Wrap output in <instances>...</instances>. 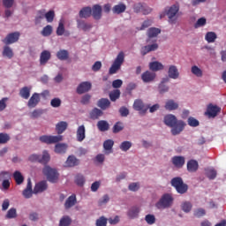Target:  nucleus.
<instances>
[{
	"label": "nucleus",
	"instance_id": "nucleus-56",
	"mask_svg": "<svg viewBox=\"0 0 226 226\" xmlns=\"http://www.w3.org/2000/svg\"><path fill=\"white\" fill-rule=\"evenodd\" d=\"M145 222H147V223L148 225H153L154 223H156V217H154V215L149 214V215H147L145 216Z\"/></svg>",
	"mask_w": 226,
	"mask_h": 226
},
{
	"label": "nucleus",
	"instance_id": "nucleus-53",
	"mask_svg": "<svg viewBox=\"0 0 226 226\" xmlns=\"http://www.w3.org/2000/svg\"><path fill=\"white\" fill-rule=\"evenodd\" d=\"M75 183L78 186H84V183H86V178L84 176L79 174L75 177Z\"/></svg>",
	"mask_w": 226,
	"mask_h": 226
},
{
	"label": "nucleus",
	"instance_id": "nucleus-64",
	"mask_svg": "<svg viewBox=\"0 0 226 226\" xmlns=\"http://www.w3.org/2000/svg\"><path fill=\"white\" fill-rule=\"evenodd\" d=\"M206 215V210L204 208H198L194 211V216L200 218Z\"/></svg>",
	"mask_w": 226,
	"mask_h": 226
},
{
	"label": "nucleus",
	"instance_id": "nucleus-11",
	"mask_svg": "<svg viewBox=\"0 0 226 226\" xmlns=\"http://www.w3.org/2000/svg\"><path fill=\"white\" fill-rule=\"evenodd\" d=\"M20 38V33L19 32H13L2 40L3 43L5 45H11L12 43H17L19 41V39Z\"/></svg>",
	"mask_w": 226,
	"mask_h": 226
},
{
	"label": "nucleus",
	"instance_id": "nucleus-4",
	"mask_svg": "<svg viewBox=\"0 0 226 226\" xmlns=\"http://www.w3.org/2000/svg\"><path fill=\"white\" fill-rule=\"evenodd\" d=\"M123 63H124V53L121 51L118 53L111 67L109 68V75H114L115 73H117L118 70H121Z\"/></svg>",
	"mask_w": 226,
	"mask_h": 226
},
{
	"label": "nucleus",
	"instance_id": "nucleus-13",
	"mask_svg": "<svg viewBox=\"0 0 226 226\" xmlns=\"http://www.w3.org/2000/svg\"><path fill=\"white\" fill-rule=\"evenodd\" d=\"M40 102H41L40 94L34 93L30 97V99L28 100L27 107L29 109H34L38 105V103H40Z\"/></svg>",
	"mask_w": 226,
	"mask_h": 226
},
{
	"label": "nucleus",
	"instance_id": "nucleus-51",
	"mask_svg": "<svg viewBox=\"0 0 226 226\" xmlns=\"http://www.w3.org/2000/svg\"><path fill=\"white\" fill-rule=\"evenodd\" d=\"M43 19H45V10L38 11L37 16L35 17V24H40Z\"/></svg>",
	"mask_w": 226,
	"mask_h": 226
},
{
	"label": "nucleus",
	"instance_id": "nucleus-55",
	"mask_svg": "<svg viewBox=\"0 0 226 226\" xmlns=\"http://www.w3.org/2000/svg\"><path fill=\"white\" fill-rule=\"evenodd\" d=\"M44 17L47 22H54V18L56 17V13L54 11H49L47 13L44 12Z\"/></svg>",
	"mask_w": 226,
	"mask_h": 226
},
{
	"label": "nucleus",
	"instance_id": "nucleus-39",
	"mask_svg": "<svg viewBox=\"0 0 226 226\" xmlns=\"http://www.w3.org/2000/svg\"><path fill=\"white\" fill-rule=\"evenodd\" d=\"M101 116H103V111H102V109H100L98 108H94L90 112L91 119H98L99 117H101Z\"/></svg>",
	"mask_w": 226,
	"mask_h": 226
},
{
	"label": "nucleus",
	"instance_id": "nucleus-14",
	"mask_svg": "<svg viewBox=\"0 0 226 226\" xmlns=\"http://www.w3.org/2000/svg\"><path fill=\"white\" fill-rule=\"evenodd\" d=\"M156 79V73L147 71L141 74V79L145 84H149V82H154Z\"/></svg>",
	"mask_w": 226,
	"mask_h": 226
},
{
	"label": "nucleus",
	"instance_id": "nucleus-63",
	"mask_svg": "<svg viewBox=\"0 0 226 226\" xmlns=\"http://www.w3.org/2000/svg\"><path fill=\"white\" fill-rule=\"evenodd\" d=\"M51 107H54V109H57V107H61V99L59 98H54L50 102Z\"/></svg>",
	"mask_w": 226,
	"mask_h": 226
},
{
	"label": "nucleus",
	"instance_id": "nucleus-25",
	"mask_svg": "<svg viewBox=\"0 0 226 226\" xmlns=\"http://www.w3.org/2000/svg\"><path fill=\"white\" fill-rule=\"evenodd\" d=\"M93 13L91 7H84L79 11L80 19H89Z\"/></svg>",
	"mask_w": 226,
	"mask_h": 226
},
{
	"label": "nucleus",
	"instance_id": "nucleus-57",
	"mask_svg": "<svg viewBox=\"0 0 226 226\" xmlns=\"http://www.w3.org/2000/svg\"><path fill=\"white\" fill-rule=\"evenodd\" d=\"M121 151L126 152L132 147L131 141H123L119 146Z\"/></svg>",
	"mask_w": 226,
	"mask_h": 226
},
{
	"label": "nucleus",
	"instance_id": "nucleus-44",
	"mask_svg": "<svg viewBox=\"0 0 226 226\" xmlns=\"http://www.w3.org/2000/svg\"><path fill=\"white\" fill-rule=\"evenodd\" d=\"M69 225H72V218H70V216L68 215L63 216L60 219L59 226H69Z\"/></svg>",
	"mask_w": 226,
	"mask_h": 226
},
{
	"label": "nucleus",
	"instance_id": "nucleus-7",
	"mask_svg": "<svg viewBox=\"0 0 226 226\" xmlns=\"http://www.w3.org/2000/svg\"><path fill=\"white\" fill-rule=\"evenodd\" d=\"M173 200L174 199H172L170 194H164L155 204V207H157V209H165L167 207H170Z\"/></svg>",
	"mask_w": 226,
	"mask_h": 226
},
{
	"label": "nucleus",
	"instance_id": "nucleus-38",
	"mask_svg": "<svg viewBox=\"0 0 226 226\" xmlns=\"http://www.w3.org/2000/svg\"><path fill=\"white\" fill-rule=\"evenodd\" d=\"M205 174L207 176V177H208V179H215L217 173H216V170L213 169V168H207L205 170Z\"/></svg>",
	"mask_w": 226,
	"mask_h": 226
},
{
	"label": "nucleus",
	"instance_id": "nucleus-46",
	"mask_svg": "<svg viewBox=\"0 0 226 226\" xmlns=\"http://www.w3.org/2000/svg\"><path fill=\"white\" fill-rule=\"evenodd\" d=\"M119 96H121V91L118 89L114 90L109 93V99L111 102H116V100H119Z\"/></svg>",
	"mask_w": 226,
	"mask_h": 226
},
{
	"label": "nucleus",
	"instance_id": "nucleus-37",
	"mask_svg": "<svg viewBox=\"0 0 226 226\" xmlns=\"http://www.w3.org/2000/svg\"><path fill=\"white\" fill-rule=\"evenodd\" d=\"M162 33V30L156 27H151L147 30L148 38H156Z\"/></svg>",
	"mask_w": 226,
	"mask_h": 226
},
{
	"label": "nucleus",
	"instance_id": "nucleus-5",
	"mask_svg": "<svg viewBox=\"0 0 226 226\" xmlns=\"http://www.w3.org/2000/svg\"><path fill=\"white\" fill-rule=\"evenodd\" d=\"M29 162H38L39 163H42L43 165H47L49 162H50V154L47 150L42 152V155L33 154L28 158Z\"/></svg>",
	"mask_w": 226,
	"mask_h": 226
},
{
	"label": "nucleus",
	"instance_id": "nucleus-1",
	"mask_svg": "<svg viewBox=\"0 0 226 226\" xmlns=\"http://www.w3.org/2000/svg\"><path fill=\"white\" fill-rule=\"evenodd\" d=\"M164 124L171 128L170 132L174 136L179 135L185 130V126H186L185 121L177 120V117L172 114L164 117Z\"/></svg>",
	"mask_w": 226,
	"mask_h": 226
},
{
	"label": "nucleus",
	"instance_id": "nucleus-12",
	"mask_svg": "<svg viewBox=\"0 0 226 226\" xmlns=\"http://www.w3.org/2000/svg\"><path fill=\"white\" fill-rule=\"evenodd\" d=\"M92 87H93V85L91 84V82L83 81L77 87L76 93L78 94H84L86 93H89Z\"/></svg>",
	"mask_w": 226,
	"mask_h": 226
},
{
	"label": "nucleus",
	"instance_id": "nucleus-15",
	"mask_svg": "<svg viewBox=\"0 0 226 226\" xmlns=\"http://www.w3.org/2000/svg\"><path fill=\"white\" fill-rule=\"evenodd\" d=\"M50 57H52L50 51L43 50L40 56V65L45 66V64H47L49 61H50Z\"/></svg>",
	"mask_w": 226,
	"mask_h": 226
},
{
	"label": "nucleus",
	"instance_id": "nucleus-29",
	"mask_svg": "<svg viewBox=\"0 0 226 226\" xmlns=\"http://www.w3.org/2000/svg\"><path fill=\"white\" fill-rule=\"evenodd\" d=\"M172 163L175 167H177V169H181V167H183V165H185V157L174 156L172 158Z\"/></svg>",
	"mask_w": 226,
	"mask_h": 226
},
{
	"label": "nucleus",
	"instance_id": "nucleus-19",
	"mask_svg": "<svg viewBox=\"0 0 226 226\" xmlns=\"http://www.w3.org/2000/svg\"><path fill=\"white\" fill-rule=\"evenodd\" d=\"M77 26L78 29H81L82 31H90L93 28V25L91 23H87L81 19L77 20Z\"/></svg>",
	"mask_w": 226,
	"mask_h": 226
},
{
	"label": "nucleus",
	"instance_id": "nucleus-48",
	"mask_svg": "<svg viewBox=\"0 0 226 226\" xmlns=\"http://www.w3.org/2000/svg\"><path fill=\"white\" fill-rule=\"evenodd\" d=\"M112 147H114V140L107 139L103 143V148L105 151H112Z\"/></svg>",
	"mask_w": 226,
	"mask_h": 226
},
{
	"label": "nucleus",
	"instance_id": "nucleus-27",
	"mask_svg": "<svg viewBox=\"0 0 226 226\" xmlns=\"http://www.w3.org/2000/svg\"><path fill=\"white\" fill-rule=\"evenodd\" d=\"M19 96L24 100H29L31 96V87H24L19 90Z\"/></svg>",
	"mask_w": 226,
	"mask_h": 226
},
{
	"label": "nucleus",
	"instance_id": "nucleus-2",
	"mask_svg": "<svg viewBox=\"0 0 226 226\" xmlns=\"http://www.w3.org/2000/svg\"><path fill=\"white\" fill-rule=\"evenodd\" d=\"M42 174L46 176L49 183H57V180L59 179V173L57 172V170L50 168L49 165H46L43 168Z\"/></svg>",
	"mask_w": 226,
	"mask_h": 226
},
{
	"label": "nucleus",
	"instance_id": "nucleus-35",
	"mask_svg": "<svg viewBox=\"0 0 226 226\" xmlns=\"http://www.w3.org/2000/svg\"><path fill=\"white\" fill-rule=\"evenodd\" d=\"M216 38H218V36L215 32H207L205 35V40L207 41V43H215Z\"/></svg>",
	"mask_w": 226,
	"mask_h": 226
},
{
	"label": "nucleus",
	"instance_id": "nucleus-20",
	"mask_svg": "<svg viewBox=\"0 0 226 226\" xmlns=\"http://www.w3.org/2000/svg\"><path fill=\"white\" fill-rule=\"evenodd\" d=\"M188 172H197L199 170V162L197 160L191 159L187 162Z\"/></svg>",
	"mask_w": 226,
	"mask_h": 226
},
{
	"label": "nucleus",
	"instance_id": "nucleus-17",
	"mask_svg": "<svg viewBox=\"0 0 226 226\" xmlns=\"http://www.w3.org/2000/svg\"><path fill=\"white\" fill-rule=\"evenodd\" d=\"M49 188V185H47V181L43 180L39 183H37L34 188V193H41L45 192Z\"/></svg>",
	"mask_w": 226,
	"mask_h": 226
},
{
	"label": "nucleus",
	"instance_id": "nucleus-58",
	"mask_svg": "<svg viewBox=\"0 0 226 226\" xmlns=\"http://www.w3.org/2000/svg\"><path fill=\"white\" fill-rule=\"evenodd\" d=\"M130 192H139L140 184L139 182L131 183L128 186Z\"/></svg>",
	"mask_w": 226,
	"mask_h": 226
},
{
	"label": "nucleus",
	"instance_id": "nucleus-22",
	"mask_svg": "<svg viewBox=\"0 0 226 226\" xmlns=\"http://www.w3.org/2000/svg\"><path fill=\"white\" fill-rule=\"evenodd\" d=\"M75 204H77V196H75V194H72L65 200L64 208L70 209L73 207Z\"/></svg>",
	"mask_w": 226,
	"mask_h": 226
},
{
	"label": "nucleus",
	"instance_id": "nucleus-3",
	"mask_svg": "<svg viewBox=\"0 0 226 226\" xmlns=\"http://www.w3.org/2000/svg\"><path fill=\"white\" fill-rule=\"evenodd\" d=\"M171 186L177 190V193L183 195L188 192V185L183 182V178L177 177L171 179Z\"/></svg>",
	"mask_w": 226,
	"mask_h": 226
},
{
	"label": "nucleus",
	"instance_id": "nucleus-36",
	"mask_svg": "<svg viewBox=\"0 0 226 226\" xmlns=\"http://www.w3.org/2000/svg\"><path fill=\"white\" fill-rule=\"evenodd\" d=\"M66 128H68V123L64 121L59 122L56 126V130L58 135H61V133H63L66 130Z\"/></svg>",
	"mask_w": 226,
	"mask_h": 226
},
{
	"label": "nucleus",
	"instance_id": "nucleus-28",
	"mask_svg": "<svg viewBox=\"0 0 226 226\" xmlns=\"http://www.w3.org/2000/svg\"><path fill=\"white\" fill-rule=\"evenodd\" d=\"M97 106L102 109V110H107L110 107V101L107 98H102L98 101Z\"/></svg>",
	"mask_w": 226,
	"mask_h": 226
},
{
	"label": "nucleus",
	"instance_id": "nucleus-30",
	"mask_svg": "<svg viewBox=\"0 0 226 226\" xmlns=\"http://www.w3.org/2000/svg\"><path fill=\"white\" fill-rule=\"evenodd\" d=\"M56 57L60 61H66L70 57V53L66 49H60L56 52Z\"/></svg>",
	"mask_w": 226,
	"mask_h": 226
},
{
	"label": "nucleus",
	"instance_id": "nucleus-10",
	"mask_svg": "<svg viewBox=\"0 0 226 226\" xmlns=\"http://www.w3.org/2000/svg\"><path fill=\"white\" fill-rule=\"evenodd\" d=\"M220 112H222V108L213 103H210L207 105L205 114L206 116H208V117H216V116H218Z\"/></svg>",
	"mask_w": 226,
	"mask_h": 226
},
{
	"label": "nucleus",
	"instance_id": "nucleus-61",
	"mask_svg": "<svg viewBox=\"0 0 226 226\" xmlns=\"http://www.w3.org/2000/svg\"><path fill=\"white\" fill-rule=\"evenodd\" d=\"M95 225L107 226V218H105L104 216H101L99 219L96 220Z\"/></svg>",
	"mask_w": 226,
	"mask_h": 226
},
{
	"label": "nucleus",
	"instance_id": "nucleus-49",
	"mask_svg": "<svg viewBox=\"0 0 226 226\" xmlns=\"http://www.w3.org/2000/svg\"><path fill=\"white\" fill-rule=\"evenodd\" d=\"M187 124H189V126H192V128H197V126H199V124H200V123L199 122V120H197L195 117H190L187 120Z\"/></svg>",
	"mask_w": 226,
	"mask_h": 226
},
{
	"label": "nucleus",
	"instance_id": "nucleus-40",
	"mask_svg": "<svg viewBox=\"0 0 226 226\" xmlns=\"http://www.w3.org/2000/svg\"><path fill=\"white\" fill-rule=\"evenodd\" d=\"M97 127L100 132H107L109 131V123L105 120H100L97 123Z\"/></svg>",
	"mask_w": 226,
	"mask_h": 226
},
{
	"label": "nucleus",
	"instance_id": "nucleus-59",
	"mask_svg": "<svg viewBox=\"0 0 226 226\" xmlns=\"http://www.w3.org/2000/svg\"><path fill=\"white\" fill-rule=\"evenodd\" d=\"M123 123L117 122L113 126V133H119L123 130Z\"/></svg>",
	"mask_w": 226,
	"mask_h": 226
},
{
	"label": "nucleus",
	"instance_id": "nucleus-26",
	"mask_svg": "<svg viewBox=\"0 0 226 226\" xmlns=\"http://www.w3.org/2000/svg\"><path fill=\"white\" fill-rule=\"evenodd\" d=\"M163 64L158 61L151 62L149 64V70H151V72H160L161 70H163Z\"/></svg>",
	"mask_w": 226,
	"mask_h": 226
},
{
	"label": "nucleus",
	"instance_id": "nucleus-24",
	"mask_svg": "<svg viewBox=\"0 0 226 226\" xmlns=\"http://www.w3.org/2000/svg\"><path fill=\"white\" fill-rule=\"evenodd\" d=\"M112 11H113V13H115L117 15L124 13V11H126V4H124L123 3H119L118 4L115 5L112 8Z\"/></svg>",
	"mask_w": 226,
	"mask_h": 226
},
{
	"label": "nucleus",
	"instance_id": "nucleus-31",
	"mask_svg": "<svg viewBox=\"0 0 226 226\" xmlns=\"http://www.w3.org/2000/svg\"><path fill=\"white\" fill-rule=\"evenodd\" d=\"M66 149H68V145L64 143H58L55 146V153H57L58 154L66 153Z\"/></svg>",
	"mask_w": 226,
	"mask_h": 226
},
{
	"label": "nucleus",
	"instance_id": "nucleus-62",
	"mask_svg": "<svg viewBox=\"0 0 226 226\" xmlns=\"http://www.w3.org/2000/svg\"><path fill=\"white\" fill-rule=\"evenodd\" d=\"M56 34L57 36H63V34H64V24H63V22L59 23L56 28Z\"/></svg>",
	"mask_w": 226,
	"mask_h": 226
},
{
	"label": "nucleus",
	"instance_id": "nucleus-52",
	"mask_svg": "<svg viewBox=\"0 0 226 226\" xmlns=\"http://www.w3.org/2000/svg\"><path fill=\"white\" fill-rule=\"evenodd\" d=\"M191 72L192 75H195V77H202V70L197 65H193L191 68Z\"/></svg>",
	"mask_w": 226,
	"mask_h": 226
},
{
	"label": "nucleus",
	"instance_id": "nucleus-47",
	"mask_svg": "<svg viewBox=\"0 0 226 226\" xmlns=\"http://www.w3.org/2000/svg\"><path fill=\"white\" fill-rule=\"evenodd\" d=\"M192 207H193V206L190 201H185L181 205V208L182 210H184L185 213H190L192 211Z\"/></svg>",
	"mask_w": 226,
	"mask_h": 226
},
{
	"label": "nucleus",
	"instance_id": "nucleus-43",
	"mask_svg": "<svg viewBox=\"0 0 226 226\" xmlns=\"http://www.w3.org/2000/svg\"><path fill=\"white\" fill-rule=\"evenodd\" d=\"M207 24V19L206 18L202 17L200 18L196 23L194 24V29H199L200 27H204Z\"/></svg>",
	"mask_w": 226,
	"mask_h": 226
},
{
	"label": "nucleus",
	"instance_id": "nucleus-18",
	"mask_svg": "<svg viewBox=\"0 0 226 226\" xmlns=\"http://www.w3.org/2000/svg\"><path fill=\"white\" fill-rule=\"evenodd\" d=\"M168 77L176 80L179 79V71L176 65H170L168 70Z\"/></svg>",
	"mask_w": 226,
	"mask_h": 226
},
{
	"label": "nucleus",
	"instance_id": "nucleus-34",
	"mask_svg": "<svg viewBox=\"0 0 226 226\" xmlns=\"http://www.w3.org/2000/svg\"><path fill=\"white\" fill-rule=\"evenodd\" d=\"M2 56L4 57H7L8 59H11V57H13V49H11L10 46H4L2 52Z\"/></svg>",
	"mask_w": 226,
	"mask_h": 226
},
{
	"label": "nucleus",
	"instance_id": "nucleus-41",
	"mask_svg": "<svg viewBox=\"0 0 226 226\" xmlns=\"http://www.w3.org/2000/svg\"><path fill=\"white\" fill-rule=\"evenodd\" d=\"M6 220H13V218H17V208L11 207L7 211L5 215Z\"/></svg>",
	"mask_w": 226,
	"mask_h": 226
},
{
	"label": "nucleus",
	"instance_id": "nucleus-8",
	"mask_svg": "<svg viewBox=\"0 0 226 226\" xmlns=\"http://www.w3.org/2000/svg\"><path fill=\"white\" fill-rule=\"evenodd\" d=\"M39 140L40 142H42V144H57V142L63 140V136L42 135L39 138Z\"/></svg>",
	"mask_w": 226,
	"mask_h": 226
},
{
	"label": "nucleus",
	"instance_id": "nucleus-45",
	"mask_svg": "<svg viewBox=\"0 0 226 226\" xmlns=\"http://www.w3.org/2000/svg\"><path fill=\"white\" fill-rule=\"evenodd\" d=\"M52 31H53L52 26L48 25L43 27V29L41 32V34L45 37L50 36V34H52Z\"/></svg>",
	"mask_w": 226,
	"mask_h": 226
},
{
	"label": "nucleus",
	"instance_id": "nucleus-23",
	"mask_svg": "<svg viewBox=\"0 0 226 226\" xmlns=\"http://www.w3.org/2000/svg\"><path fill=\"white\" fill-rule=\"evenodd\" d=\"M79 163H80V161L75 155H70L65 162V167H77Z\"/></svg>",
	"mask_w": 226,
	"mask_h": 226
},
{
	"label": "nucleus",
	"instance_id": "nucleus-50",
	"mask_svg": "<svg viewBox=\"0 0 226 226\" xmlns=\"http://www.w3.org/2000/svg\"><path fill=\"white\" fill-rule=\"evenodd\" d=\"M10 134L0 132V144H8L10 142Z\"/></svg>",
	"mask_w": 226,
	"mask_h": 226
},
{
	"label": "nucleus",
	"instance_id": "nucleus-42",
	"mask_svg": "<svg viewBox=\"0 0 226 226\" xmlns=\"http://www.w3.org/2000/svg\"><path fill=\"white\" fill-rule=\"evenodd\" d=\"M13 177L17 185H22L24 183V176H22V173H20V171H15L13 173Z\"/></svg>",
	"mask_w": 226,
	"mask_h": 226
},
{
	"label": "nucleus",
	"instance_id": "nucleus-9",
	"mask_svg": "<svg viewBox=\"0 0 226 226\" xmlns=\"http://www.w3.org/2000/svg\"><path fill=\"white\" fill-rule=\"evenodd\" d=\"M134 110L139 112V114L144 115L147 110H149V105L144 104V102L140 99H136L132 105Z\"/></svg>",
	"mask_w": 226,
	"mask_h": 226
},
{
	"label": "nucleus",
	"instance_id": "nucleus-6",
	"mask_svg": "<svg viewBox=\"0 0 226 226\" xmlns=\"http://www.w3.org/2000/svg\"><path fill=\"white\" fill-rule=\"evenodd\" d=\"M179 12V5L173 4L166 11L169 24L174 25L177 22V13Z\"/></svg>",
	"mask_w": 226,
	"mask_h": 226
},
{
	"label": "nucleus",
	"instance_id": "nucleus-32",
	"mask_svg": "<svg viewBox=\"0 0 226 226\" xmlns=\"http://www.w3.org/2000/svg\"><path fill=\"white\" fill-rule=\"evenodd\" d=\"M139 213H140V208H139L138 207H132L127 212V215L129 216V218L133 220V218H137V216H139Z\"/></svg>",
	"mask_w": 226,
	"mask_h": 226
},
{
	"label": "nucleus",
	"instance_id": "nucleus-21",
	"mask_svg": "<svg viewBox=\"0 0 226 226\" xmlns=\"http://www.w3.org/2000/svg\"><path fill=\"white\" fill-rule=\"evenodd\" d=\"M92 16L94 17V20H100L102 19V6L95 4L92 8Z\"/></svg>",
	"mask_w": 226,
	"mask_h": 226
},
{
	"label": "nucleus",
	"instance_id": "nucleus-16",
	"mask_svg": "<svg viewBox=\"0 0 226 226\" xmlns=\"http://www.w3.org/2000/svg\"><path fill=\"white\" fill-rule=\"evenodd\" d=\"M76 139L78 142H83L86 139V126L84 124L79 125L76 132Z\"/></svg>",
	"mask_w": 226,
	"mask_h": 226
},
{
	"label": "nucleus",
	"instance_id": "nucleus-33",
	"mask_svg": "<svg viewBox=\"0 0 226 226\" xmlns=\"http://www.w3.org/2000/svg\"><path fill=\"white\" fill-rule=\"evenodd\" d=\"M166 110H177V109L179 108V104L177 102H174V100H169L166 102L165 104Z\"/></svg>",
	"mask_w": 226,
	"mask_h": 226
},
{
	"label": "nucleus",
	"instance_id": "nucleus-54",
	"mask_svg": "<svg viewBox=\"0 0 226 226\" xmlns=\"http://www.w3.org/2000/svg\"><path fill=\"white\" fill-rule=\"evenodd\" d=\"M91 103V94H86L81 97L80 104L81 105H89Z\"/></svg>",
	"mask_w": 226,
	"mask_h": 226
},
{
	"label": "nucleus",
	"instance_id": "nucleus-60",
	"mask_svg": "<svg viewBox=\"0 0 226 226\" xmlns=\"http://www.w3.org/2000/svg\"><path fill=\"white\" fill-rule=\"evenodd\" d=\"M159 93L163 94L164 93H169V86L160 83L158 86Z\"/></svg>",
	"mask_w": 226,
	"mask_h": 226
}]
</instances>
